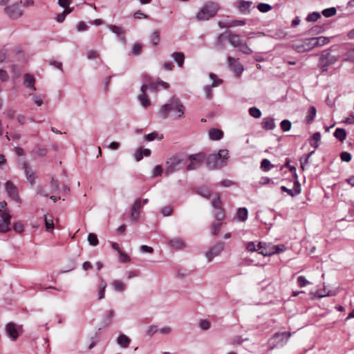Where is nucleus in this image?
<instances>
[{
	"label": "nucleus",
	"mask_w": 354,
	"mask_h": 354,
	"mask_svg": "<svg viewBox=\"0 0 354 354\" xmlns=\"http://www.w3.org/2000/svg\"><path fill=\"white\" fill-rule=\"evenodd\" d=\"M185 106L180 100L176 96L170 98L169 102L160 108L158 114L161 118L165 119L168 117L170 112L174 113L176 118H181L184 114Z\"/></svg>",
	"instance_id": "1"
},
{
	"label": "nucleus",
	"mask_w": 354,
	"mask_h": 354,
	"mask_svg": "<svg viewBox=\"0 0 354 354\" xmlns=\"http://www.w3.org/2000/svg\"><path fill=\"white\" fill-rule=\"evenodd\" d=\"M228 150L221 149L218 153H212L206 158V165L209 169H220L227 165Z\"/></svg>",
	"instance_id": "2"
},
{
	"label": "nucleus",
	"mask_w": 354,
	"mask_h": 354,
	"mask_svg": "<svg viewBox=\"0 0 354 354\" xmlns=\"http://www.w3.org/2000/svg\"><path fill=\"white\" fill-rule=\"evenodd\" d=\"M249 252H257L263 256H272L286 250L285 245H247Z\"/></svg>",
	"instance_id": "3"
},
{
	"label": "nucleus",
	"mask_w": 354,
	"mask_h": 354,
	"mask_svg": "<svg viewBox=\"0 0 354 354\" xmlns=\"http://www.w3.org/2000/svg\"><path fill=\"white\" fill-rule=\"evenodd\" d=\"M220 9V6L217 2L207 1L205 3L196 15L198 21H207L214 17Z\"/></svg>",
	"instance_id": "4"
},
{
	"label": "nucleus",
	"mask_w": 354,
	"mask_h": 354,
	"mask_svg": "<svg viewBox=\"0 0 354 354\" xmlns=\"http://www.w3.org/2000/svg\"><path fill=\"white\" fill-rule=\"evenodd\" d=\"M226 38L232 46L239 48V50L243 53L246 55L252 53V50L248 46L246 41L242 39L238 34L228 32H227Z\"/></svg>",
	"instance_id": "5"
},
{
	"label": "nucleus",
	"mask_w": 354,
	"mask_h": 354,
	"mask_svg": "<svg viewBox=\"0 0 354 354\" xmlns=\"http://www.w3.org/2000/svg\"><path fill=\"white\" fill-rule=\"evenodd\" d=\"M291 336L290 332L276 333L273 337L269 340V348L272 350L279 344H283Z\"/></svg>",
	"instance_id": "6"
},
{
	"label": "nucleus",
	"mask_w": 354,
	"mask_h": 354,
	"mask_svg": "<svg viewBox=\"0 0 354 354\" xmlns=\"http://www.w3.org/2000/svg\"><path fill=\"white\" fill-rule=\"evenodd\" d=\"M167 169L165 170V175L169 176L171 174L178 171L183 167V162L181 158L178 156H174L167 161Z\"/></svg>",
	"instance_id": "7"
},
{
	"label": "nucleus",
	"mask_w": 354,
	"mask_h": 354,
	"mask_svg": "<svg viewBox=\"0 0 354 354\" xmlns=\"http://www.w3.org/2000/svg\"><path fill=\"white\" fill-rule=\"evenodd\" d=\"M205 158L206 156L203 152L190 155L188 157L190 163L187 166V170L190 171L199 168Z\"/></svg>",
	"instance_id": "8"
},
{
	"label": "nucleus",
	"mask_w": 354,
	"mask_h": 354,
	"mask_svg": "<svg viewBox=\"0 0 354 354\" xmlns=\"http://www.w3.org/2000/svg\"><path fill=\"white\" fill-rule=\"evenodd\" d=\"M21 3V1H20L19 3L10 5L9 6H6L4 8L6 13L10 18L12 19H16L23 15V11L20 8Z\"/></svg>",
	"instance_id": "9"
},
{
	"label": "nucleus",
	"mask_w": 354,
	"mask_h": 354,
	"mask_svg": "<svg viewBox=\"0 0 354 354\" xmlns=\"http://www.w3.org/2000/svg\"><path fill=\"white\" fill-rule=\"evenodd\" d=\"M5 189L10 198L17 203H21V199L18 194V189L12 182L8 180L5 184Z\"/></svg>",
	"instance_id": "10"
},
{
	"label": "nucleus",
	"mask_w": 354,
	"mask_h": 354,
	"mask_svg": "<svg viewBox=\"0 0 354 354\" xmlns=\"http://www.w3.org/2000/svg\"><path fill=\"white\" fill-rule=\"evenodd\" d=\"M337 61L335 56L331 55L328 51H324L319 57V66L322 68L326 67Z\"/></svg>",
	"instance_id": "11"
},
{
	"label": "nucleus",
	"mask_w": 354,
	"mask_h": 354,
	"mask_svg": "<svg viewBox=\"0 0 354 354\" xmlns=\"http://www.w3.org/2000/svg\"><path fill=\"white\" fill-rule=\"evenodd\" d=\"M21 329L20 326H18L13 322H10L6 325L5 330L7 335L12 339L15 340L19 337V330Z\"/></svg>",
	"instance_id": "12"
},
{
	"label": "nucleus",
	"mask_w": 354,
	"mask_h": 354,
	"mask_svg": "<svg viewBox=\"0 0 354 354\" xmlns=\"http://www.w3.org/2000/svg\"><path fill=\"white\" fill-rule=\"evenodd\" d=\"M223 250V245H213L205 252V255L208 262L218 256Z\"/></svg>",
	"instance_id": "13"
},
{
	"label": "nucleus",
	"mask_w": 354,
	"mask_h": 354,
	"mask_svg": "<svg viewBox=\"0 0 354 354\" xmlns=\"http://www.w3.org/2000/svg\"><path fill=\"white\" fill-rule=\"evenodd\" d=\"M141 208V199L138 198L136 200L131 207L130 218L133 222H137L138 221Z\"/></svg>",
	"instance_id": "14"
},
{
	"label": "nucleus",
	"mask_w": 354,
	"mask_h": 354,
	"mask_svg": "<svg viewBox=\"0 0 354 354\" xmlns=\"http://www.w3.org/2000/svg\"><path fill=\"white\" fill-rule=\"evenodd\" d=\"M108 28L118 37V39L121 42L126 44V43H127V38L125 36L126 32H125L124 29L122 27L110 24V25H108Z\"/></svg>",
	"instance_id": "15"
},
{
	"label": "nucleus",
	"mask_w": 354,
	"mask_h": 354,
	"mask_svg": "<svg viewBox=\"0 0 354 354\" xmlns=\"http://www.w3.org/2000/svg\"><path fill=\"white\" fill-rule=\"evenodd\" d=\"M22 167L24 169L28 180L32 185H33L37 178L35 171L32 169V168L29 166L28 163L26 162H23Z\"/></svg>",
	"instance_id": "16"
},
{
	"label": "nucleus",
	"mask_w": 354,
	"mask_h": 354,
	"mask_svg": "<svg viewBox=\"0 0 354 354\" xmlns=\"http://www.w3.org/2000/svg\"><path fill=\"white\" fill-rule=\"evenodd\" d=\"M293 48L298 53H304L310 50V41H298L292 45Z\"/></svg>",
	"instance_id": "17"
},
{
	"label": "nucleus",
	"mask_w": 354,
	"mask_h": 354,
	"mask_svg": "<svg viewBox=\"0 0 354 354\" xmlns=\"http://www.w3.org/2000/svg\"><path fill=\"white\" fill-rule=\"evenodd\" d=\"M239 59H235L232 57H228V65L232 70H233L236 75H240L243 71V66L238 62Z\"/></svg>",
	"instance_id": "18"
},
{
	"label": "nucleus",
	"mask_w": 354,
	"mask_h": 354,
	"mask_svg": "<svg viewBox=\"0 0 354 354\" xmlns=\"http://www.w3.org/2000/svg\"><path fill=\"white\" fill-rule=\"evenodd\" d=\"M252 2L250 1H239L237 3V8L241 14H249Z\"/></svg>",
	"instance_id": "19"
},
{
	"label": "nucleus",
	"mask_w": 354,
	"mask_h": 354,
	"mask_svg": "<svg viewBox=\"0 0 354 354\" xmlns=\"http://www.w3.org/2000/svg\"><path fill=\"white\" fill-rule=\"evenodd\" d=\"M329 42V38L326 37H311V48L322 46Z\"/></svg>",
	"instance_id": "20"
},
{
	"label": "nucleus",
	"mask_w": 354,
	"mask_h": 354,
	"mask_svg": "<svg viewBox=\"0 0 354 354\" xmlns=\"http://www.w3.org/2000/svg\"><path fill=\"white\" fill-rule=\"evenodd\" d=\"M35 78L33 75L26 73L24 75V84L26 87L29 88L32 91H36V87L35 86Z\"/></svg>",
	"instance_id": "21"
},
{
	"label": "nucleus",
	"mask_w": 354,
	"mask_h": 354,
	"mask_svg": "<svg viewBox=\"0 0 354 354\" xmlns=\"http://www.w3.org/2000/svg\"><path fill=\"white\" fill-rule=\"evenodd\" d=\"M208 135L212 140H218L223 137V132L218 129H211L209 130Z\"/></svg>",
	"instance_id": "22"
},
{
	"label": "nucleus",
	"mask_w": 354,
	"mask_h": 354,
	"mask_svg": "<svg viewBox=\"0 0 354 354\" xmlns=\"http://www.w3.org/2000/svg\"><path fill=\"white\" fill-rule=\"evenodd\" d=\"M114 316V310H110L102 318V326L103 328L108 327L111 324Z\"/></svg>",
	"instance_id": "23"
},
{
	"label": "nucleus",
	"mask_w": 354,
	"mask_h": 354,
	"mask_svg": "<svg viewBox=\"0 0 354 354\" xmlns=\"http://www.w3.org/2000/svg\"><path fill=\"white\" fill-rule=\"evenodd\" d=\"M261 127L266 130H272L275 127L274 120L272 118H265L261 122Z\"/></svg>",
	"instance_id": "24"
},
{
	"label": "nucleus",
	"mask_w": 354,
	"mask_h": 354,
	"mask_svg": "<svg viewBox=\"0 0 354 354\" xmlns=\"http://www.w3.org/2000/svg\"><path fill=\"white\" fill-rule=\"evenodd\" d=\"M171 57L177 63L179 67H182L185 61V55L181 52H175L172 53Z\"/></svg>",
	"instance_id": "25"
},
{
	"label": "nucleus",
	"mask_w": 354,
	"mask_h": 354,
	"mask_svg": "<svg viewBox=\"0 0 354 354\" xmlns=\"http://www.w3.org/2000/svg\"><path fill=\"white\" fill-rule=\"evenodd\" d=\"M113 246V248L115 249L116 251L118 252V253L120 254V260L121 262L122 263H128L130 261V257L129 256L123 252L120 248H119V245H112Z\"/></svg>",
	"instance_id": "26"
},
{
	"label": "nucleus",
	"mask_w": 354,
	"mask_h": 354,
	"mask_svg": "<svg viewBox=\"0 0 354 354\" xmlns=\"http://www.w3.org/2000/svg\"><path fill=\"white\" fill-rule=\"evenodd\" d=\"M118 344L123 348H127L130 344V339L125 335H120L117 339Z\"/></svg>",
	"instance_id": "27"
},
{
	"label": "nucleus",
	"mask_w": 354,
	"mask_h": 354,
	"mask_svg": "<svg viewBox=\"0 0 354 354\" xmlns=\"http://www.w3.org/2000/svg\"><path fill=\"white\" fill-rule=\"evenodd\" d=\"M0 217L2 218V221L10 226L11 215L8 209H5L0 212Z\"/></svg>",
	"instance_id": "28"
},
{
	"label": "nucleus",
	"mask_w": 354,
	"mask_h": 354,
	"mask_svg": "<svg viewBox=\"0 0 354 354\" xmlns=\"http://www.w3.org/2000/svg\"><path fill=\"white\" fill-rule=\"evenodd\" d=\"M334 136L339 141L343 142L346 137V132L345 129L337 128L334 132Z\"/></svg>",
	"instance_id": "29"
},
{
	"label": "nucleus",
	"mask_w": 354,
	"mask_h": 354,
	"mask_svg": "<svg viewBox=\"0 0 354 354\" xmlns=\"http://www.w3.org/2000/svg\"><path fill=\"white\" fill-rule=\"evenodd\" d=\"M236 216L239 220L245 221L248 218V209L245 207L239 208L236 212Z\"/></svg>",
	"instance_id": "30"
},
{
	"label": "nucleus",
	"mask_w": 354,
	"mask_h": 354,
	"mask_svg": "<svg viewBox=\"0 0 354 354\" xmlns=\"http://www.w3.org/2000/svg\"><path fill=\"white\" fill-rule=\"evenodd\" d=\"M160 40V32L158 30L153 31L151 35L150 36L151 43L153 45L156 46L159 44Z\"/></svg>",
	"instance_id": "31"
},
{
	"label": "nucleus",
	"mask_w": 354,
	"mask_h": 354,
	"mask_svg": "<svg viewBox=\"0 0 354 354\" xmlns=\"http://www.w3.org/2000/svg\"><path fill=\"white\" fill-rule=\"evenodd\" d=\"M138 99L144 107H148L151 104V102L146 94L141 93L138 96Z\"/></svg>",
	"instance_id": "32"
},
{
	"label": "nucleus",
	"mask_w": 354,
	"mask_h": 354,
	"mask_svg": "<svg viewBox=\"0 0 354 354\" xmlns=\"http://www.w3.org/2000/svg\"><path fill=\"white\" fill-rule=\"evenodd\" d=\"M274 165L271 164L270 161L268 159H263L261 162V168L264 171H270Z\"/></svg>",
	"instance_id": "33"
},
{
	"label": "nucleus",
	"mask_w": 354,
	"mask_h": 354,
	"mask_svg": "<svg viewBox=\"0 0 354 354\" xmlns=\"http://www.w3.org/2000/svg\"><path fill=\"white\" fill-rule=\"evenodd\" d=\"M112 285L116 291L122 292L125 290V284L119 280H115L112 282Z\"/></svg>",
	"instance_id": "34"
},
{
	"label": "nucleus",
	"mask_w": 354,
	"mask_h": 354,
	"mask_svg": "<svg viewBox=\"0 0 354 354\" xmlns=\"http://www.w3.org/2000/svg\"><path fill=\"white\" fill-rule=\"evenodd\" d=\"M156 138H158V140H162L163 138V136L161 135L160 136H158V133L157 132H152L151 133L146 135L144 137V140L148 142L153 141Z\"/></svg>",
	"instance_id": "35"
},
{
	"label": "nucleus",
	"mask_w": 354,
	"mask_h": 354,
	"mask_svg": "<svg viewBox=\"0 0 354 354\" xmlns=\"http://www.w3.org/2000/svg\"><path fill=\"white\" fill-rule=\"evenodd\" d=\"M106 288V283L102 280L100 285V290L98 291V299H102L105 296V289Z\"/></svg>",
	"instance_id": "36"
},
{
	"label": "nucleus",
	"mask_w": 354,
	"mask_h": 354,
	"mask_svg": "<svg viewBox=\"0 0 354 354\" xmlns=\"http://www.w3.org/2000/svg\"><path fill=\"white\" fill-rule=\"evenodd\" d=\"M334 294H335V292L333 291H330V290L326 291L325 289H324L323 290H321L317 291L315 294L314 297L322 298V297H324L326 296L333 295Z\"/></svg>",
	"instance_id": "37"
},
{
	"label": "nucleus",
	"mask_w": 354,
	"mask_h": 354,
	"mask_svg": "<svg viewBox=\"0 0 354 354\" xmlns=\"http://www.w3.org/2000/svg\"><path fill=\"white\" fill-rule=\"evenodd\" d=\"M142 50V46L140 43H136L133 45L131 52L134 55H139Z\"/></svg>",
	"instance_id": "38"
},
{
	"label": "nucleus",
	"mask_w": 354,
	"mask_h": 354,
	"mask_svg": "<svg viewBox=\"0 0 354 354\" xmlns=\"http://www.w3.org/2000/svg\"><path fill=\"white\" fill-rule=\"evenodd\" d=\"M336 8L333 7L324 9V10H322V13L326 17H330L334 16L336 14Z\"/></svg>",
	"instance_id": "39"
},
{
	"label": "nucleus",
	"mask_w": 354,
	"mask_h": 354,
	"mask_svg": "<svg viewBox=\"0 0 354 354\" xmlns=\"http://www.w3.org/2000/svg\"><path fill=\"white\" fill-rule=\"evenodd\" d=\"M249 113L250 115L254 118H259L261 115V111L254 106L250 108Z\"/></svg>",
	"instance_id": "40"
},
{
	"label": "nucleus",
	"mask_w": 354,
	"mask_h": 354,
	"mask_svg": "<svg viewBox=\"0 0 354 354\" xmlns=\"http://www.w3.org/2000/svg\"><path fill=\"white\" fill-rule=\"evenodd\" d=\"M257 8L261 12H267L272 9V6L268 3H260L257 5Z\"/></svg>",
	"instance_id": "41"
},
{
	"label": "nucleus",
	"mask_w": 354,
	"mask_h": 354,
	"mask_svg": "<svg viewBox=\"0 0 354 354\" xmlns=\"http://www.w3.org/2000/svg\"><path fill=\"white\" fill-rule=\"evenodd\" d=\"M245 24H246V21L245 19H243V20L234 19V20L229 21L230 28L235 27V26H242Z\"/></svg>",
	"instance_id": "42"
},
{
	"label": "nucleus",
	"mask_w": 354,
	"mask_h": 354,
	"mask_svg": "<svg viewBox=\"0 0 354 354\" xmlns=\"http://www.w3.org/2000/svg\"><path fill=\"white\" fill-rule=\"evenodd\" d=\"M215 217L218 222H221L225 218V212L223 209H216Z\"/></svg>",
	"instance_id": "43"
},
{
	"label": "nucleus",
	"mask_w": 354,
	"mask_h": 354,
	"mask_svg": "<svg viewBox=\"0 0 354 354\" xmlns=\"http://www.w3.org/2000/svg\"><path fill=\"white\" fill-rule=\"evenodd\" d=\"M281 128L283 131H288L291 128V122L288 120H283L280 124Z\"/></svg>",
	"instance_id": "44"
},
{
	"label": "nucleus",
	"mask_w": 354,
	"mask_h": 354,
	"mask_svg": "<svg viewBox=\"0 0 354 354\" xmlns=\"http://www.w3.org/2000/svg\"><path fill=\"white\" fill-rule=\"evenodd\" d=\"M320 138L321 135L319 132L315 133L311 137V140H313L315 142V143L313 145L315 149L317 148L319 145Z\"/></svg>",
	"instance_id": "45"
},
{
	"label": "nucleus",
	"mask_w": 354,
	"mask_h": 354,
	"mask_svg": "<svg viewBox=\"0 0 354 354\" xmlns=\"http://www.w3.org/2000/svg\"><path fill=\"white\" fill-rule=\"evenodd\" d=\"M198 194L203 196L204 198H209L210 196V192L206 187H201L198 190Z\"/></svg>",
	"instance_id": "46"
},
{
	"label": "nucleus",
	"mask_w": 354,
	"mask_h": 354,
	"mask_svg": "<svg viewBox=\"0 0 354 354\" xmlns=\"http://www.w3.org/2000/svg\"><path fill=\"white\" fill-rule=\"evenodd\" d=\"M45 225L47 231H50L54 228L53 219L48 218L47 216H45Z\"/></svg>",
	"instance_id": "47"
},
{
	"label": "nucleus",
	"mask_w": 354,
	"mask_h": 354,
	"mask_svg": "<svg viewBox=\"0 0 354 354\" xmlns=\"http://www.w3.org/2000/svg\"><path fill=\"white\" fill-rule=\"evenodd\" d=\"M310 158V153L304 154L300 158L301 162V167L302 169H304L305 167L308 165V158Z\"/></svg>",
	"instance_id": "48"
},
{
	"label": "nucleus",
	"mask_w": 354,
	"mask_h": 354,
	"mask_svg": "<svg viewBox=\"0 0 354 354\" xmlns=\"http://www.w3.org/2000/svg\"><path fill=\"white\" fill-rule=\"evenodd\" d=\"M286 36V32L285 31H283L281 29H278L274 32L272 37H274V39H279L284 38Z\"/></svg>",
	"instance_id": "49"
},
{
	"label": "nucleus",
	"mask_w": 354,
	"mask_h": 354,
	"mask_svg": "<svg viewBox=\"0 0 354 354\" xmlns=\"http://www.w3.org/2000/svg\"><path fill=\"white\" fill-rule=\"evenodd\" d=\"M86 57L88 59H94L100 57V54L95 50H89L86 53Z\"/></svg>",
	"instance_id": "50"
},
{
	"label": "nucleus",
	"mask_w": 354,
	"mask_h": 354,
	"mask_svg": "<svg viewBox=\"0 0 354 354\" xmlns=\"http://www.w3.org/2000/svg\"><path fill=\"white\" fill-rule=\"evenodd\" d=\"M158 331V326L151 325L148 327L147 331V335L149 337H151L153 335V334H155Z\"/></svg>",
	"instance_id": "51"
},
{
	"label": "nucleus",
	"mask_w": 354,
	"mask_h": 354,
	"mask_svg": "<svg viewBox=\"0 0 354 354\" xmlns=\"http://www.w3.org/2000/svg\"><path fill=\"white\" fill-rule=\"evenodd\" d=\"M212 204L214 209H221L222 202L221 201L220 196H217L216 198L212 201Z\"/></svg>",
	"instance_id": "52"
},
{
	"label": "nucleus",
	"mask_w": 354,
	"mask_h": 354,
	"mask_svg": "<svg viewBox=\"0 0 354 354\" xmlns=\"http://www.w3.org/2000/svg\"><path fill=\"white\" fill-rule=\"evenodd\" d=\"M209 77L213 80L212 84L210 85L212 87L218 86L222 82V80L221 79H217L216 75L214 73H210Z\"/></svg>",
	"instance_id": "53"
},
{
	"label": "nucleus",
	"mask_w": 354,
	"mask_h": 354,
	"mask_svg": "<svg viewBox=\"0 0 354 354\" xmlns=\"http://www.w3.org/2000/svg\"><path fill=\"white\" fill-rule=\"evenodd\" d=\"M221 225H222L221 222L218 221V222L214 223L212 225V234L214 235H216L219 232Z\"/></svg>",
	"instance_id": "54"
},
{
	"label": "nucleus",
	"mask_w": 354,
	"mask_h": 354,
	"mask_svg": "<svg viewBox=\"0 0 354 354\" xmlns=\"http://www.w3.org/2000/svg\"><path fill=\"white\" fill-rule=\"evenodd\" d=\"M10 230V226L0 221V233H5Z\"/></svg>",
	"instance_id": "55"
},
{
	"label": "nucleus",
	"mask_w": 354,
	"mask_h": 354,
	"mask_svg": "<svg viewBox=\"0 0 354 354\" xmlns=\"http://www.w3.org/2000/svg\"><path fill=\"white\" fill-rule=\"evenodd\" d=\"M173 209L171 206H165L161 209L160 213L164 216H169L171 214Z\"/></svg>",
	"instance_id": "56"
},
{
	"label": "nucleus",
	"mask_w": 354,
	"mask_h": 354,
	"mask_svg": "<svg viewBox=\"0 0 354 354\" xmlns=\"http://www.w3.org/2000/svg\"><path fill=\"white\" fill-rule=\"evenodd\" d=\"M340 158L342 161L349 162L351 160V155L347 151H343L340 153Z\"/></svg>",
	"instance_id": "57"
},
{
	"label": "nucleus",
	"mask_w": 354,
	"mask_h": 354,
	"mask_svg": "<svg viewBox=\"0 0 354 354\" xmlns=\"http://www.w3.org/2000/svg\"><path fill=\"white\" fill-rule=\"evenodd\" d=\"M297 283L299 286L304 287L306 286L309 282L303 276H299L297 278Z\"/></svg>",
	"instance_id": "58"
},
{
	"label": "nucleus",
	"mask_w": 354,
	"mask_h": 354,
	"mask_svg": "<svg viewBox=\"0 0 354 354\" xmlns=\"http://www.w3.org/2000/svg\"><path fill=\"white\" fill-rule=\"evenodd\" d=\"M162 173V167L160 165H156L153 169L152 176L153 177L159 176H161Z\"/></svg>",
	"instance_id": "59"
},
{
	"label": "nucleus",
	"mask_w": 354,
	"mask_h": 354,
	"mask_svg": "<svg viewBox=\"0 0 354 354\" xmlns=\"http://www.w3.org/2000/svg\"><path fill=\"white\" fill-rule=\"evenodd\" d=\"M12 72L13 73V77L15 79H17L19 77L21 73L17 65H12Z\"/></svg>",
	"instance_id": "60"
},
{
	"label": "nucleus",
	"mask_w": 354,
	"mask_h": 354,
	"mask_svg": "<svg viewBox=\"0 0 354 354\" xmlns=\"http://www.w3.org/2000/svg\"><path fill=\"white\" fill-rule=\"evenodd\" d=\"M88 241L89 242V243H98L97 235L93 233H90L88 235Z\"/></svg>",
	"instance_id": "61"
},
{
	"label": "nucleus",
	"mask_w": 354,
	"mask_h": 354,
	"mask_svg": "<svg viewBox=\"0 0 354 354\" xmlns=\"http://www.w3.org/2000/svg\"><path fill=\"white\" fill-rule=\"evenodd\" d=\"M212 87L210 85L205 86L204 91L207 99H210L212 97Z\"/></svg>",
	"instance_id": "62"
},
{
	"label": "nucleus",
	"mask_w": 354,
	"mask_h": 354,
	"mask_svg": "<svg viewBox=\"0 0 354 354\" xmlns=\"http://www.w3.org/2000/svg\"><path fill=\"white\" fill-rule=\"evenodd\" d=\"M14 230L17 233H21L24 231V225L21 223H15L14 224Z\"/></svg>",
	"instance_id": "63"
},
{
	"label": "nucleus",
	"mask_w": 354,
	"mask_h": 354,
	"mask_svg": "<svg viewBox=\"0 0 354 354\" xmlns=\"http://www.w3.org/2000/svg\"><path fill=\"white\" fill-rule=\"evenodd\" d=\"M210 327V323L207 320H202L200 322V328L202 330H207Z\"/></svg>",
	"instance_id": "64"
}]
</instances>
